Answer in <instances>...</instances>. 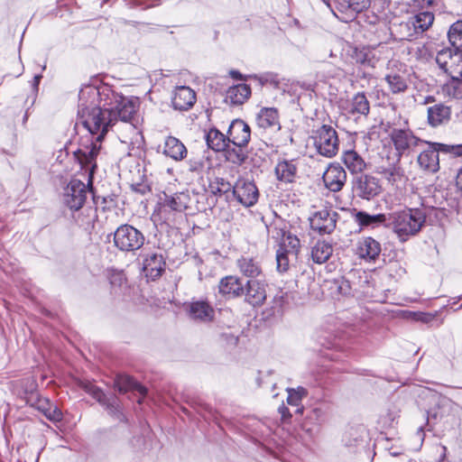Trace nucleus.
Wrapping results in <instances>:
<instances>
[{"mask_svg": "<svg viewBox=\"0 0 462 462\" xmlns=\"http://www.w3.org/2000/svg\"><path fill=\"white\" fill-rule=\"evenodd\" d=\"M442 94L453 98L462 97V78H450L449 80L442 86Z\"/></svg>", "mask_w": 462, "mask_h": 462, "instance_id": "obj_39", "label": "nucleus"}, {"mask_svg": "<svg viewBox=\"0 0 462 462\" xmlns=\"http://www.w3.org/2000/svg\"><path fill=\"white\" fill-rule=\"evenodd\" d=\"M189 317L200 322L211 321L215 315L214 309L206 301L191 302L189 308Z\"/></svg>", "mask_w": 462, "mask_h": 462, "instance_id": "obj_28", "label": "nucleus"}, {"mask_svg": "<svg viewBox=\"0 0 462 462\" xmlns=\"http://www.w3.org/2000/svg\"><path fill=\"white\" fill-rule=\"evenodd\" d=\"M338 214L332 209L322 208L310 218V226L319 234H330L336 228Z\"/></svg>", "mask_w": 462, "mask_h": 462, "instance_id": "obj_11", "label": "nucleus"}, {"mask_svg": "<svg viewBox=\"0 0 462 462\" xmlns=\"http://www.w3.org/2000/svg\"><path fill=\"white\" fill-rule=\"evenodd\" d=\"M227 137L235 146H246L251 138L250 126L242 119H235L229 125Z\"/></svg>", "mask_w": 462, "mask_h": 462, "instance_id": "obj_16", "label": "nucleus"}, {"mask_svg": "<svg viewBox=\"0 0 462 462\" xmlns=\"http://www.w3.org/2000/svg\"><path fill=\"white\" fill-rule=\"evenodd\" d=\"M278 248H282L286 253L291 254L293 258H297L300 249V242L297 236L291 233L282 242L279 244Z\"/></svg>", "mask_w": 462, "mask_h": 462, "instance_id": "obj_41", "label": "nucleus"}, {"mask_svg": "<svg viewBox=\"0 0 462 462\" xmlns=\"http://www.w3.org/2000/svg\"><path fill=\"white\" fill-rule=\"evenodd\" d=\"M354 189L359 198L370 200L380 194L381 185L377 178L364 174L356 178Z\"/></svg>", "mask_w": 462, "mask_h": 462, "instance_id": "obj_13", "label": "nucleus"}, {"mask_svg": "<svg viewBox=\"0 0 462 462\" xmlns=\"http://www.w3.org/2000/svg\"><path fill=\"white\" fill-rule=\"evenodd\" d=\"M85 390L100 404L105 406L111 415L120 419L122 413L119 410L117 401L115 398H113L112 401L108 400L104 392L99 387L92 383H87L85 385Z\"/></svg>", "mask_w": 462, "mask_h": 462, "instance_id": "obj_24", "label": "nucleus"}, {"mask_svg": "<svg viewBox=\"0 0 462 462\" xmlns=\"http://www.w3.org/2000/svg\"><path fill=\"white\" fill-rule=\"evenodd\" d=\"M389 90L393 94H401L408 88V80L404 72L391 71L384 77Z\"/></svg>", "mask_w": 462, "mask_h": 462, "instance_id": "obj_30", "label": "nucleus"}, {"mask_svg": "<svg viewBox=\"0 0 462 462\" xmlns=\"http://www.w3.org/2000/svg\"><path fill=\"white\" fill-rule=\"evenodd\" d=\"M380 173L383 178L387 180L388 184L395 187L396 189H400L407 180L404 171L400 166L393 165L384 168L380 171Z\"/></svg>", "mask_w": 462, "mask_h": 462, "instance_id": "obj_32", "label": "nucleus"}, {"mask_svg": "<svg viewBox=\"0 0 462 462\" xmlns=\"http://www.w3.org/2000/svg\"><path fill=\"white\" fill-rule=\"evenodd\" d=\"M457 186L460 190H462V169L459 171V172L457 175Z\"/></svg>", "mask_w": 462, "mask_h": 462, "instance_id": "obj_59", "label": "nucleus"}, {"mask_svg": "<svg viewBox=\"0 0 462 462\" xmlns=\"http://www.w3.org/2000/svg\"><path fill=\"white\" fill-rule=\"evenodd\" d=\"M426 218L427 213L423 208H407L389 215L393 230L402 242L420 233Z\"/></svg>", "mask_w": 462, "mask_h": 462, "instance_id": "obj_2", "label": "nucleus"}, {"mask_svg": "<svg viewBox=\"0 0 462 462\" xmlns=\"http://www.w3.org/2000/svg\"><path fill=\"white\" fill-rule=\"evenodd\" d=\"M222 337H225V340L231 345H236L238 340L236 337L231 334H223Z\"/></svg>", "mask_w": 462, "mask_h": 462, "instance_id": "obj_56", "label": "nucleus"}, {"mask_svg": "<svg viewBox=\"0 0 462 462\" xmlns=\"http://www.w3.org/2000/svg\"><path fill=\"white\" fill-rule=\"evenodd\" d=\"M197 195L189 191L177 192L172 195L163 193V198H160L163 208H170L173 211H184L191 208V205L196 201Z\"/></svg>", "mask_w": 462, "mask_h": 462, "instance_id": "obj_14", "label": "nucleus"}, {"mask_svg": "<svg viewBox=\"0 0 462 462\" xmlns=\"http://www.w3.org/2000/svg\"><path fill=\"white\" fill-rule=\"evenodd\" d=\"M233 194L243 206L249 208L256 204L259 191L254 181L240 178L233 186Z\"/></svg>", "mask_w": 462, "mask_h": 462, "instance_id": "obj_10", "label": "nucleus"}, {"mask_svg": "<svg viewBox=\"0 0 462 462\" xmlns=\"http://www.w3.org/2000/svg\"><path fill=\"white\" fill-rule=\"evenodd\" d=\"M435 0H412L414 7H418L419 10H430V7L433 5Z\"/></svg>", "mask_w": 462, "mask_h": 462, "instance_id": "obj_53", "label": "nucleus"}, {"mask_svg": "<svg viewBox=\"0 0 462 462\" xmlns=\"http://www.w3.org/2000/svg\"><path fill=\"white\" fill-rule=\"evenodd\" d=\"M279 412L281 413L282 418L283 420H288V419L291 418V414L289 409L284 405H282L279 408Z\"/></svg>", "mask_w": 462, "mask_h": 462, "instance_id": "obj_55", "label": "nucleus"}, {"mask_svg": "<svg viewBox=\"0 0 462 462\" xmlns=\"http://www.w3.org/2000/svg\"><path fill=\"white\" fill-rule=\"evenodd\" d=\"M118 389L120 392H126L130 389L137 391L140 394L144 396L147 393V389L140 384L137 381L130 376H125L117 382Z\"/></svg>", "mask_w": 462, "mask_h": 462, "instance_id": "obj_42", "label": "nucleus"}, {"mask_svg": "<svg viewBox=\"0 0 462 462\" xmlns=\"http://www.w3.org/2000/svg\"><path fill=\"white\" fill-rule=\"evenodd\" d=\"M106 103L113 122L119 118L123 122H129L136 112V102L117 93L107 90Z\"/></svg>", "mask_w": 462, "mask_h": 462, "instance_id": "obj_7", "label": "nucleus"}, {"mask_svg": "<svg viewBox=\"0 0 462 462\" xmlns=\"http://www.w3.org/2000/svg\"><path fill=\"white\" fill-rule=\"evenodd\" d=\"M390 139L399 159L409 156L417 147H422L426 143V141L416 136L410 128H393Z\"/></svg>", "mask_w": 462, "mask_h": 462, "instance_id": "obj_6", "label": "nucleus"}, {"mask_svg": "<svg viewBox=\"0 0 462 462\" xmlns=\"http://www.w3.org/2000/svg\"><path fill=\"white\" fill-rule=\"evenodd\" d=\"M428 123L433 127L448 123L451 116V106L445 103H437L427 109Z\"/></svg>", "mask_w": 462, "mask_h": 462, "instance_id": "obj_25", "label": "nucleus"}, {"mask_svg": "<svg viewBox=\"0 0 462 462\" xmlns=\"http://www.w3.org/2000/svg\"><path fill=\"white\" fill-rule=\"evenodd\" d=\"M333 12L335 15L336 11L347 14L349 8V0H321Z\"/></svg>", "mask_w": 462, "mask_h": 462, "instance_id": "obj_47", "label": "nucleus"}, {"mask_svg": "<svg viewBox=\"0 0 462 462\" xmlns=\"http://www.w3.org/2000/svg\"><path fill=\"white\" fill-rule=\"evenodd\" d=\"M165 262L161 254L152 253L146 254L143 263V271L146 277L155 280L162 276L165 270Z\"/></svg>", "mask_w": 462, "mask_h": 462, "instance_id": "obj_20", "label": "nucleus"}, {"mask_svg": "<svg viewBox=\"0 0 462 462\" xmlns=\"http://www.w3.org/2000/svg\"><path fill=\"white\" fill-rule=\"evenodd\" d=\"M371 5V0H349V8L347 15L354 17L356 14L364 11L368 8Z\"/></svg>", "mask_w": 462, "mask_h": 462, "instance_id": "obj_48", "label": "nucleus"}, {"mask_svg": "<svg viewBox=\"0 0 462 462\" xmlns=\"http://www.w3.org/2000/svg\"><path fill=\"white\" fill-rule=\"evenodd\" d=\"M105 90L100 92L97 88L88 85L82 88L79 94V111L77 125H81L91 135L89 145H82L74 156L79 163L87 164L91 170L97 168L96 159L101 149V142L113 124L106 101L97 105L96 101L102 98Z\"/></svg>", "mask_w": 462, "mask_h": 462, "instance_id": "obj_1", "label": "nucleus"}, {"mask_svg": "<svg viewBox=\"0 0 462 462\" xmlns=\"http://www.w3.org/2000/svg\"><path fill=\"white\" fill-rule=\"evenodd\" d=\"M294 393H297V395L302 400L304 397L307 396L308 391L301 386H299L297 389H294Z\"/></svg>", "mask_w": 462, "mask_h": 462, "instance_id": "obj_57", "label": "nucleus"}, {"mask_svg": "<svg viewBox=\"0 0 462 462\" xmlns=\"http://www.w3.org/2000/svg\"><path fill=\"white\" fill-rule=\"evenodd\" d=\"M310 418L315 420L318 423H320L325 419V411L320 407L313 408Z\"/></svg>", "mask_w": 462, "mask_h": 462, "instance_id": "obj_52", "label": "nucleus"}, {"mask_svg": "<svg viewBox=\"0 0 462 462\" xmlns=\"http://www.w3.org/2000/svg\"><path fill=\"white\" fill-rule=\"evenodd\" d=\"M297 165L294 161H281L275 166V175L280 181L291 183L297 174Z\"/></svg>", "mask_w": 462, "mask_h": 462, "instance_id": "obj_31", "label": "nucleus"}, {"mask_svg": "<svg viewBox=\"0 0 462 462\" xmlns=\"http://www.w3.org/2000/svg\"><path fill=\"white\" fill-rule=\"evenodd\" d=\"M325 186L333 192L342 189L346 181V173L338 163H330L322 176Z\"/></svg>", "mask_w": 462, "mask_h": 462, "instance_id": "obj_15", "label": "nucleus"}, {"mask_svg": "<svg viewBox=\"0 0 462 462\" xmlns=\"http://www.w3.org/2000/svg\"><path fill=\"white\" fill-rule=\"evenodd\" d=\"M245 291L246 301L253 306H261L266 300L265 283L260 280H248Z\"/></svg>", "mask_w": 462, "mask_h": 462, "instance_id": "obj_18", "label": "nucleus"}, {"mask_svg": "<svg viewBox=\"0 0 462 462\" xmlns=\"http://www.w3.org/2000/svg\"><path fill=\"white\" fill-rule=\"evenodd\" d=\"M254 78L257 79L260 81L261 85H263L268 81V75L260 76V77L254 75Z\"/></svg>", "mask_w": 462, "mask_h": 462, "instance_id": "obj_60", "label": "nucleus"}, {"mask_svg": "<svg viewBox=\"0 0 462 462\" xmlns=\"http://www.w3.org/2000/svg\"><path fill=\"white\" fill-rule=\"evenodd\" d=\"M145 240L143 233L130 224H122L114 232V245L122 253L135 254Z\"/></svg>", "mask_w": 462, "mask_h": 462, "instance_id": "obj_4", "label": "nucleus"}, {"mask_svg": "<svg viewBox=\"0 0 462 462\" xmlns=\"http://www.w3.org/2000/svg\"><path fill=\"white\" fill-rule=\"evenodd\" d=\"M288 397L287 402L291 406L296 407V413L301 414L303 412V407L301 406V399L294 393L293 388H287Z\"/></svg>", "mask_w": 462, "mask_h": 462, "instance_id": "obj_50", "label": "nucleus"}, {"mask_svg": "<svg viewBox=\"0 0 462 462\" xmlns=\"http://www.w3.org/2000/svg\"><path fill=\"white\" fill-rule=\"evenodd\" d=\"M434 14L430 10H418L416 14L410 16L407 22L401 23L400 27L406 28L408 33L402 39L412 40L416 35L421 34L432 25Z\"/></svg>", "mask_w": 462, "mask_h": 462, "instance_id": "obj_8", "label": "nucleus"}, {"mask_svg": "<svg viewBox=\"0 0 462 462\" xmlns=\"http://www.w3.org/2000/svg\"><path fill=\"white\" fill-rule=\"evenodd\" d=\"M209 188L214 195L218 196L227 193L231 189L233 190V186L231 183L224 178H216L213 181L210 182Z\"/></svg>", "mask_w": 462, "mask_h": 462, "instance_id": "obj_43", "label": "nucleus"}, {"mask_svg": "<svg viewBox=\"0 0 462 462\" xmlns=\"http://www.w3.org/2000/svg\"><path fill=\"white\" fill-rule=\"evenodd\" d=\"M448 37L455 51L462 52V21H457L450 26Z\"/></svg>", "mask_w": 462, "mask_h": 462, "instance_id": "obj_38", "label": "nucleus"}, {"mask_svg": "<svg viewBox=\"0 0 462 462\" xmlns=\"http://www.w3.org/2000/svg\"><path fill=\"white\" fill-rule=\"evenodd\" d=\"M37 409L51 421L57 422L62 420L61 411L51 404L47 399H39Z\"/></svg>", "mask_w": 462, "mask_h": 462, "instance_id": "obj_37", "label": "nucleus"}, {"mask_svg": "<svg viewBox=\"0 0 462 462\" xmlns=\"http://www.w3.org/2000/svg\"><path fill=\"white\" fill-rule=\"evenodd\" d=\"M245 146H235L230 147V144L223 151L225 152V156L226 161L233 164L241 165L245 162L246 159V154L243 151Z\"/></svg>", "mask_w": 462, "mask_h": 462, "instance_id": "obj_40", "label": "nucleus"}, {"mask_svg": "<svg viewBox=\"0 0 462 462\" xmlns=\"http://www.w3.org/2000/svg\"><path fill=\"white\" fill-rule=\"evenodd\" d=\"M314 146L317 152L327 158L334 157L339 150V140L334 127L322 125L313 131Z\"/></svg>", "mask_w": 462, "mask_h": 462, "instance_id": "obj_5", "label": "nucleus"}, {"mask_svg": "<svg viewBox=\"0 0 462 462\" xmlns=\"http://www.w3.org/2000/svg\"><path fill=\"white\" fill-rule=\"evenodd\" d=\"M116 282L119 286H122L124 283H126V280L123 274L118 273L112 278L111 284L115 285Z\"/></svg>", "mask_w": 462, "mask_h": 462, "instance_id": "obj_54", "label": "nucleus"}, {"mask_svg": "<svg viewBox=\"0 0 462 462\" xmlns=\"http://www.w3.org/2000/svg\"><path fill=\"white\" fill-rule=\"evenodd\" d=\"M251 96V88L249 85L240 83L230 87L226 91V99L230 104L239 106L244 104Z\"/></svg>", "mask_w": 462, "mask_h": 462, "instance_id": "obj_29", "label": "nucleus"}, {"mask_svg": "<svg viewBox=\"0 0 462 462\" xmlns=\"http://www.w3.org/2000/svg\"><path fill=\"white\" fill-rule=\"evenodd\" d=\"M271 233L272 238L279 242V244L282 242L289 235H291V232L286 229L284 224H275L273 226Z\"/></svg>", "mask_w": 462, "mask_h": 462, "instance_id": "obj_49", "label": "nucleus"}, {"mask_svg": "<svg viewBox=\"0 0 462 462\" xmlns=\"http://www.w3.org/2000/svg\"><path fill=\"white\" fill-rule=\"evenodd\" d=\"M255 120L257 126L263 130L279 131L281 129L279 112L274 107H262Z\"/></svg>", "mask_w": 462, "mask_h": 462, "instance_id": "obj_21", "label": "nucleus"}, {"mask_svg": "<svg viewBox=\"0 0 462 462\" xmlns=\"http://www.w3.org/2000/svg\"><path fill=\"white\" fill-rule=\"evenodd\" d=\"M424 145H427V148L422 149L418 155V164L423 171L431 173L437 172L439 170V157L437 150L432 147L430 142L426 141Z\"/></svg>", "mask_w": 462, "mask_h": 462, "instance_id": "obj_19", "label": "nucleus"}, {"mask_svg": "<svg viewBox=\"0 0 462 462\" xmlns=\"http://www.w3.org/2000/svg\"><path fill=\"white\" fill-rule=\"evenodd\" d=\"M206 141L208 147L216 152H222L230 144L227 134L225 135L216 128H211L208 132Z\"/></svg>", "mask_w": 462, "mask_h": 462, "instance_id": "obj_35", "label": "nucleus"}, {"mask_svg": "<svg viewBox=\"0 0 462 462\" xmlns=\"http://www.w3.org/2000/svg\"><path fill=\"white\" fill-rule=\"evenodd\" d=\"M218 290L227 298H237L245 294V284L239 277L228 275L220 280Z\"/></svg>", "mask_w": 462, "mask_h": 462, "instance_id": "obj_23", "label": "nucleus"}, {"mask_svg": "<svg viewBox=\"0 0 462 462\" xmlns=\"http://www.w3.org/2000/svg\"><path fill=\"white\" fill-rule=\"evenodd\" d=\"M431 100H434V97H426V100H425V103H429L430 101Z\"/></svg>", "mask_w": 462, "mask_h": 462, "instance_id": "obj_63", "label": "nucleus"}, {"mask_svg": "<svg viewBox=\"0 0 462 462\" xmlns=\"http://www.w3.org/2000/svg\"><path fill=\"white\" fill-rule=\"evenodd\" d=\"M163 154L179 162L188 154V150L181 141L174 136H168L164 141Z\"/></svg>", "mask_w": 462, "mask_h": 462, "instance_id": "obj_27", "label": "nucleus"}, {"mask_svg": "<svg viewBox=\"0 0 462 462\" xmlns=\"http://www.w3.org/2000/svg\"><path fill=\"white\" fill-rule=\"evenodd\" d=\"M333 254V246L330 243L319 240L311 248V258L315 263H326Z\"/></svg>", "mask_w": 462, "mask_h": 462, "instance_id": "obj_34", "label": "nucleus"}, {"mask_svg": "<svg viewBox=\"0 0 462 462\" xmlns=\"http://www.w3.org/2000/svg\"><path fill=\"white\" fill-rule=\"evenodd\" d=\"M190 171H200L204 168V162L200 159L191 158L188 162Z\"/></svg>", "mask_w": 462, "mask_h": 462, "instance_id": "obj_51", "label": "nucleus"}, {"mask_svg": "<svg viewBox=\"0 0 462 462\" xmlns=\"http://www.w3.org/2000/svg\"><path fill=\"white\" fill-rule=\"evenodd\" d=\"M293 256L286 253L284 249L278 248L276 251V268L279 273H285L290 268L291 258Z\"/></svg>", "mask_w": 462, "mask_h": 462, "instance_id": "obj_45", "label": "nucleus"}, {"mask_svg": "<svg viewBox=\"0 0 462 462\" xmlns=\"http://www.w3.org/2000/svg\"><path fill=\"white\" fill-rule=\"evenodd\" d=\"M355 218L362 227L370 226L372 228L386 225V221L389 220L385 214L370 215L365 211H358Z\"/></svg>", "mask_w": 462, "mask_h": 462, "instance_id": "obj_33", "label": "nucleus"}, {"mask_svg": "<svg viewBox=\"0 0 462 462\" xmlns=\"http://www.w3.org/2000/svg\"><path fill=\"white\" fill-rule=\"evenodd\" d=\"M272 384V391L275 388L276 383L273 382H269Z\"/></svg>", "mask_w": 462, "mask_h": 462, "instance_id": "obj_64", "label": "nucleus"}, {"mask_svg": "<svg viewBox=\"0 0 462 462\" xmlns=\"http://www.w3.org/2000/svg\"><path fill=\"white\" fill-rule=\"evenodd\" d=\"M196 101V94L187 86L177 87L173 92L171 103L176 110H188Z\"/></svg>", "mask_w": 462, "mask_h": 462, "instance_id": "obj_22", "label": "nucleus"}, {"mask_svg": "<svg viewBox=\"0 0 462 462\" xmlns=\"http://www.w3.org/2000/svg\"><path fill=\"white\" fill-rule=\"evenodd\" d=\"M266 382H263V377H258L257 378V383L259 386H263V383H265Z\"/></svg>", "mask_w": 462, "mask_h": 462, "instance_id": "obj_62", "label": "nucleus"}, {"mask_svg": "<svg viewBox=\"0 0 462 462\" xmlns=\"http://www.w3.org/2000/svg\"><path fill=\"white\" fill-rule=\"evenodd\" d=\"M356 60L357 63L361 65L374 68L376 63V59L374 58L373 52L368 49H362L356 51Z\"/></svg>", "mask_w": 462, "mask_h": 462, "instance_id": "obj_46", "label": "nucleus"}, {"mask_svg": "<svg viewBox=\"0 0 462 462\" xmlns=\"http://www.w3.org/2000/svg\"><path fill=\"white\" fill-rule=\"evenodd\" d=\"M41 79H42V75H35L34 76V78H33V87H35V88L38 87Z\"/></svg>", "mask_w": 462, "mask_h": 462, "instance_id": "obj_61", "label": "nucleus"}, {"mask_svg": "<svg viewBox=\"0 0 462 462\" xmlns=\"http://www.w3.org/2000/svg\"><path fill=\"white\" fill-rule=\"evenodd\" d=\"M382 251L381 244L371 236H364L358 239L355 253L359 259L365 263H374Z\"/></svg>", "mask_w": 462, "mask_h": 462, "instance_id": "obj_12", "label": "nucleus"}, {"mask_svg": "<svg viewBox=\"0 0 462 462\" xmlns=\"http://www.w3.org/2000/svg\"><path fill=\"white\" fill-rule=\"evenodd\" d=\"M239 272L251 280L258 278L262 273V264L256 257L242 255L236 260Z\"/></svg>", "mask_w": 462, "mask_h": 462, "instance_id": "obj_26", "label": "nucleus"}, {"mask_svg": "<svg viewBox=\"0 0 462 462\" xmlns=\"http://www.w3.org/2000/svg\"><path fill=\"white\" fill-rule=\"evenodd\" d=\"M343 162L351 173L362 172L365 168L364 159L354 150L343 153Z\"/></svg>", "mask_w": 462, "mask_h": 462, "instance_id": "obj_36", "label": "nucleus"}, {"mask_svg": "<svg viewBox=\"0 0 462 462\" xmlns=\"http://www.w3.org/2000/svg\"><path fill=\"white\" fill-rule=\"evenodd\" d=\"M432 147L437 150L438 156L439 157V152L445 154H452L455 157L462 156V144H445L440 143H430Z\"/></svg>", "mask_w": 462, "mask_h": 462, "instance_id": "obj_44", "label": "nucleus"}, {"mask_svg": "<svg viewBox=\"0 0 462 462\" xmlns=\"http://www.w3.org/2000/svg\"><path fill=\"white\" fill-rule=\"evenodd\" d=\"M436 62L449 78H462V52L451 49H442L436 55Z\"/></svg>", "mask_w": 462, "mask_h": 462, "instance_id": "obj_9", "label": "nucleus"}, {"mask_svg": "<svg viewBox=\"0 0 462 462\" xmlns=\"http://www.w3.org/2000/svg\"><path fill=\"white\" fill-rule=\"evenodd\" d=\"M344 110L356 119L362 116H366L370 112V103L364 92H358L346 102Z\"/></svg>", "mask_w": 462, "mask_h": 462, "instance_id": "obj_17", "label": "nucleus"}, {"mask_svg": "<svg viewBox=\"0 0 462 462\" xmlns=\"http://www.w3.org/2000/svg\"><path fill=\"white\" fill-rule=\"evenodd\" d=\"M82 170L88 174V183L78 179H72L64 189L63 203L71 210L79 211L86 203L89 195H92L95 203L96 196L93 192L92 179L96 169L91 170L88 165L79 163Z\"/></svg>", "mask_w": 462, "mask_h": 462, "instance_id": "obj_3", "label": "nucleus"}, {"mask_svg": "<svg viewBox=\"0 0 462 462\" xmlns=\"http://www.w3.org/2000/svg\"><path fill=\"white\" fill-rule=\"evenodd\" d=\"M229 75L236 80H242L244 79L243 75L237 70H230Z\"/></svg>", "mask_w": 462, "mask_h": 462, "instance_id": "obj_58", "label": "nucleus"}]
</instances>
